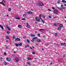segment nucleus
I'll list each match as a JSON object with an SVG mask.
<instances>
[{
    "label": "nucleus",
    "instance_id": "obj_48",
    "mask_svg": "<svg viewBox=\"0 0 66 66\" xmlns=\"http://www.w3.org/2000/svg\"><path fill=\"white\" fill-rule=\"evenodd\" d=\"M48 17L50 18H51V16H49Z\"/></svg>",
    "mask_w": 66,
    "mask_h": 66
},
{
    "label": "nucleus",
    "instance_id": "obj_38",
    "mask_svg": "<svg viewBox=\"0 0 66 66\" xmlns=\"http://www.w3.org/2000/svg\"><path fill=\"white\" fill-rule=\"evenodd\" d=\"M5 37H6V38H7V39H9V37H7V36H6Z\"/></svg>",
    "mask_w": 66,
    "mask_h": 66
},
{
    "label": "nucleus",
    "instance_id": "obj_30",
    "mask_svg": "<svg viewBox=\"0 0 66 66\" xmlns=\"http://www.w3.org/2000/svg\"><path fill=\"white\" fill-rule=\"evenodd\" d=\"M58 30H61V28L59 27L58 28Z\"/></svg>",
    "mask_w": 66,
    "mask_h": 66
},
{
    "label": "nucleus",
    "instance_id": "obj_36",
    "mask_svg": "<svg viewBox=\"0 0 66 66\" xmlns=\"http://www.w3.org/2000/svg\"><path fill=\"white\" fill-rule=\"evenodd\" d=\"M32 53L33 54H35V53L34 52H32Z\"/></svg>",
    "mask_w": 66,
    "mask_h": 66
},
{
    "label": "nucleus",
    "instance_id": "obj_3",
    "mask_svg": "<svg viewBox=\"0 0 66 66\" xmlns=\"http://www.w3.org/2000/svg\"><path fill=\"white\" fill-rule=\"evenodd\" d=\"M39 5H40V6H43L44 5V3L41 2H40L38 3Z\"/></svg>",
    "mask_w": 66,
    "mask_h": 66
},
{
    "label": "nucleus",
    "instance_id": "obj_46",
    "mask_svg": "<svg viewBox=\"0 0 66 66\" xmlns=\"http://www.w3.org/2000/svg\"><path fill=\"white\" fill-rule=\"evenodd\" d=\"M8 48H9V47H7L6 46L5 48L6 49H7Z\"/></svg>",
    "mask_w": 66,
    "mask_h": 66
},
{
    "label": "nucleus",
    "instance_id": "obj_21",
    "mask_svg": "<svg viewBox=\"0 0 66 66\" xmlns=\"http://www.w3.org/2000/svg\"><path fill=\"white\" fill-rule=\"evenodd\" d=\"M57 8L58 9H59V10H62V8L61 7H57Z\"/></svg>",
    "mask_w": 66,
    "mask_h": 66
},
{
    "label": "nucleus",
    "instance_id": "obj_16",
    "mask_svg": "<svg viewBox=\"0 0 66 66\" xmlns=\"http://www.w3.org/2000/svg\"><path fill=\"white\" fill-rule=\"evenodd\" d=\"M53 25L54 26H56V25H57V24L56 23H54L53 24Z\"/></svg>",
    "mask_w": 66,
    "mask_h": 66
},
{
    "label": "nucleus",
    "instance_id": "obj_33",
    "mask_svg": "<svg viewBox=\"0 0 66 66\" xmlns=\"http://www.w3.org/2000/svg\"><path fill=\"white\" fill-rule=\"evenodd\" d=\"M22 43H19V45L20 46H22Z\"/></svg>",
    "mask_w": 66,
    "mask_h": 66
},
{
    "label": "nucleus",
    "instance_id": "obj_54",
    "mask_svg": "<svg viewBox=\"0 0 66 66\" xmlns=\"http://www.w3.org/2000/svg\"><path fill=\"white\" fill-rule=\"evenodd\" d=\"M30 49H33V48H32L31 47H30Z\"/></svg>",
    "mask_w": 66,
    "mask_h": 66
},
{
    "label": "nucleus",
    "instance_id": "obj_27",
    "mask_svg": "<svg viewBox=\"0 0 66 66\" xmlns=\"http://www.w3.org/2000/svg\"><path fill=\"white\" fill-rule=\"evenodd\" d=\"M7 29H8V30L9 31H11V29L9 27L8 28H7Z\"/></svg>",
    "mask_w": 66,
    "mask_h": 66
},
{
    "label": "nucleus",
    "instance_id": "obj_8",
    "mask_svg": "<svg viewBox=\"0 0 66 66\" xmlns=\"http://www.w3.org/2000/svg\"><path fill=\"white\" fill-rule=\"evenodd\" d=\"M20 40V39L18 38H16L15 40H18V41H19V40Z\"/></svg>",
    "mask_w": 66,
    "mask_h": 66
},
{
    "label": "nucleus",
    "instance_id": "obj_42",
    "mask_svg": "<svg viewBox=\"0 0 66 66\" xmlns=\"http://www.w3.org/2000/svg\"><path fill=\"white\" fill-rule=\"evenodd\" d=\"M42 16L43 17V18H45V16H44V15H42Z\"/></svg>",
    "mask_w": 66,
    "mask_h": 66
},
{
    "label": "nucleus",
    "instance_id": "obj_1",
    "mask_svg": "<svg viewBox=\"0 0 66 66\" xmlns=\"http://www.w3.org/2000/svg\"><path fill=\"white\" fill-rule=\"evenodd\" d=\"M19 60H20L19 58L16 57L15 58V60L17 62H18L19 61Z\"/></svg>",
    "mask_w": 66,
    "mask_h": 66
},
{
    "label": "nucleus",
    "instance_id": "obj_31",
    "mask_svg": "<svg viewBox=\"0 0 66 66\" xmlns=\"http://www.w3.org/2000/svg\"><path fill=\"white\" fill-rule=\"evenodd\" d=\"M31 41L32 42H34V38L31 40Z\"/></svg>",
    "mask_w": 66,
    "mask_h": 66
},
{
    "label": "nucleus",
    "instance_id": "obj_13",
    "mask_svg": "<svg viewBox=\"0 0 66 66\" xmlns=\"http://www.w3.org/2000/svg\"><path fill=\"white\" fill-rule=\"evenodd\" d=\"M62 2H63V3H66V1L64 0H62Z\"/></svg>",
    "mask_w": 66,
    "mask_h": 66
},
{
    "label": "nucleus",
    "instance_id": "obj_61",
    "mask_svg": "<svg viewBox=\"0 0 66 66\" xmlns=\"http://www.w3.org/2000/svg\"><path fill=\"white\" fill-rule=\"evenodd\" d=\"M43 37V38H45V36H44Z\"/></svg>",
    "mask_w": 66,
    "mask_h": 66
},
{
    "label": "nucleus",
    "instance_id": "obj_56",
    "mask_svg": "<svg viewBox=\"0 0 66 66\" xmlns=\"http://www.w3.org/2000/svg\"><path fill=\"white\" fill-rule=\"evenodd\" d=\"M61 7H63V5H61Z\"/></svg>",
    "mask_w": 66,
    "mask_h": 66
},
{
    "label": "nucleus",
    "instance_id": "obj_2",
    "mask_svg": "<svg viewBox=\"0 0 66 66\" xmlns=\"http://www.w3.org/2000/svg\"><path fill=\"white\" fill-rule=\"evenodd\" d=\"M35 19L36 21H38V22H39L40 21V19L38 17H36L35 18Z\"/></svg>",
    "mask_w": 66,
    "mask_h": 66
},
{
    "label": "nucleus",
    "instance_id": "obj_64",
    "mask_svg": "<svg viewBox=\"0 0 66 66\" xmlns=\"http://www.w3.org/2000/svg\"><path fill=\"white\" fill-rule=\"evenodd\" d=\"M65 18H66V16H65L64 17Z\"/></svg>",
    "mask_w": 66,
    "mask_h": 66
},
{
    "label": "nucleus",
    "instance_id": "obj_39",
    "mask_svg": "<svg viewBox=\"0 0 66 66\" xmlns=\"http://www.w3.org/2000/svg\"><path fill=\"white\" fill-rule=\"evenodd\" d=\"M7 33L8 34H10V32H9V31H7Z\"/></svg>",
    "mask_w": 66,
    "mask_h": 66
},
{
    "label": "nucleus",
    "instance_id": "obj_9",
    "mask_svg": "<svg viewBox=\"0 0 66 66\" xmlns=\"http://www.w3.org/2000/svg\"><path fill=\"white\" fill-rule=\"evenodd\" d=\"M18 28H22V26L19 24L18 25Z\"/></svg>",
    "mask_w": 66,
    "mask_h": 66
},
{
    "label": "nucleus",
    "instance_id": "obj_32",
    "mask_svg": "<svg viewBox=\"0 0 66 66\" xmlns=\"http://www.w3.org/2000/svg\"><path fill=\"white\" fill-rule=\"evenodd\" d=\"M61 9H64V10H65V9H66V8L65 7H62Z\"/></svg>",
    "mask_w": 66,
    "mask_h": 66
},
{
    "label": "nucleus",
    "instance_id": "obj_6",
    "mask_svg": "<svg viewBox=\"0 0 66 66\" xmlns=\"http://www.w3.org/2000/svg\"><path fill=\"white\" fill-rule=\"evenodd\" d=\"M54 13L55 14H56L57 13V11L56 9H55V10H54L53 11Z\"/></svg>",
    "mask_w": 66,
    "mask_h": 66
},
{
    "label": "nucleus",
    "instance_id": "obj_45",
    "mask_svg": "<svg viewBox=\"0 0 66 66\" xmlns=\"http://www.w3.org/2000/svg\"><path fill=\"white\" fill-rule=\"evenodd\" d=\"M13 38L14 39H15V37H13Z\"/></svg>",
    "mask_w": 66,
    "mask_h": 66
},
{
    "label": "nucleus",
    "instance_id": "obj_23",
    "mask_svg": "<svg viewBox=\"0 0 66 66\" xmlns=\"http://www.w3.org/2000/svg\"><path fill=\"white\" fill-rule=\"evenodd\" d=\"M11 10H12V9L11 8H9L8 9L9 11H11Z\"/></svg>",
    "mask_w": 66,
    "mask_h": 66
},
{
    "label": "nucleus",
    "instance_id": "obj_47",
    "mask_svg": "<svg viewBox=\"0 0 66 66\" xmlns=\"http://www.w3.org/2000/svg\"><path fill=\"white\" fill-rule=\"evenodd\" d=\"M55 36H57V33H56L55 34Z\"/></svg>",
    "mask_w": 66,
    "mask_h": 66
},
{
    "label": "nucleus",
    "instance_id": "obj_10",
    "mask_svg": "<svg viewBox=\"0 0 66 66\" xmlns=\"http://www.w3.org/2000/svg\"><path fill=\"white\" fill-rule=\"evenodd\" d=\"M27 64L28 65H30L31 63H30L29 62H27Z\"/></svg>",
    "mask_w": 66,
    "mask_h": 66
},
{
    "label": "nucleus",
    "instance_id": "obj_57",
    "mask_svg": "<svg viewBox=\"0 0 66 66\" xmlns=\"http://www.w3.org/2000/svg\"><path fill=\"white\" fill-rule=\"evenodd\" d=\"M6 42H9V41L8 40H7L6 41Z\"/></svg>",
    "mask_w": 66,
    "mask_h": 66
},
{
    "label": "nucleus",
    "instance_id": "obj_5",
    "mask_svg": "<svg viewBox=\"0 0 66 66\" xmlns=\"http://www.w3.org/2000/svg\"><path fill=\"white\" fill-rule=\"evenodd\" d=\"M6 60L8 62H10V61H11V59L10 58H9L8 57H7L6 58Z\"/></svg>",
    "mask_w": 66,
    "mask_h": 66
},
{
    "label": "nucleus",
    "instance_id": "obj_62",
    "mask_svg": "<svg viewBox=\"0 0 66 66\" xmlns=\"http://www.w3.org/2000/svg\"><path fill=\"white\" fill-rule=\"evenodd\" d=\"M35 23H36V24H37V22H35Z\"/></svg>",
    "mask_w": 66,
    "mask_h": 66
},
{
    "label": "nucleus",
    "instance_id": "obj_29",
    "mask_svg": "<svg viewBox=\"0 0 66 66\" xmlns=\"http://www.w3.org/2000/svg\"><path fill=\"white\" fill-rule=\"evenodd\" d=\"M38 36L39 37H40V34H37Z\"/></svg>",
    "mask_w": 66,
    "mask_h": 66
},
{
    "label": "nucleus",
    "instance_id": "obj_37",
    "mask_svg": "<svg viewBox=\"0 0 66 66\" xmlns=\"http://www.w3.org/2000/svg\"><path fill=\"white\" fill-rule=\"evenodd\" d=\"M52 9H53V10H56V9H55V8H54V7H52Z\"/></svg>",
    "mask_w": 66,
    "mask_h": 66
},
{
    "label": "nucleus",
    "instance_id": "obj_63",
    "mask_svg": "<svg viewBox=\"0 0 66 66\" xmlns=\"http://www.w3.org/2000/svg\"><path fill=\"white\" fill-rule=\"evenodd\" d=\"M42 50H44V48H42Z\"/></svg>",
    "mask_w": 66,
    "mask_h": 66
},
{
    "label": "nucleus",
    "instance_id": "obj_49",
    "mask_svg": "<svg viewBox=\"0 0 66 66\" xmlns=\"http://www.w3.org/2000/svg\"><path fill=\"white\" fill-rule=\"evenodd\" d=\"M12 56L13 57H15V56L14 55H13Z\"/></svg>",
    "mask_w": 66,
    "mask_h": 66
},
{
    "label": "nucleus",
    "instance_id": "obj_58",
    "mask_svg": "<svg viewBox=\"0 0 66 66\" xmlns=\"http://www.w3.org/2000/svg\"><path fill=\"white\" fill-rule=\"evenodd\" d=\"M0 4H2L3 3H2L0 2Z\"/></svg>",
    "mask_w": 66,
    "mask_h": 66
},
{
    "label": "nucleus",
    "instance_id": "obj_52",
    "mask_svg": "<svg viewBox=\"0 0 66 66\" xmlns=\"http://www.w3.org/2000/svg\"><path fill=\"white\" fill-rule=\"evenodd\" d=\"M27 47H29V46H29V45L27 44Z\"/></svg>",
    "mask_w": 66,
    "mask_h": 66
},
{
    "label": "nucleus",
    "instance_id": "obj_17",
    "mask_svg": "<svg viewBox=\"0 0 66 66\" xmlns=\"http://www.w3.org/2000/svg\"><path fill=\"white\" fill-rule=\"evenodd\" d=\"M60 27H63V24H61L59 26Z\"/></svg>",
    "mask_w": 66,
    "mask_h": 66
},
{
    "label": "nucleus",
    "instance_id": "obj_11",
    "mask_svg": "<svg viewBox=\"0 0 66 66\" xmlns=\"http://www.w3.org/2000/svg\"><path fill=\"white\" fill-rule=\"evenodd\" d=\"M0 27L2 29V30H3V26H2L1 25H0Z\"/></svg>",
    "mask_w": 66,
    "mask_h": 66
},
{
    "label": "nucleus",
    "instance_id": "obj_50",
    "mask_svg": "<svg viewBox=\"0 0 66 66\" xmlns=\"http://www.w3.org/2000/svg\"><path fill=\"white\" fill-rule=\"evenodd\" d=\"M23 38H26V36H23Z\"/></svg>",
    "mask_w": 66,
    "mask_h": 66
},
{
    "label": "nucleus",
    "instance_id": "obj_15",
    "mask_svg": "<svg viewBox=\"0 0 66 66\" xmlns=\"http://www.w3.org/2000/svg\"><path fill=\"white\" fill-rule=\"evenodd\" d=\"M28 60H32V59L31 58H30L28 57Z\"/></svg>",
    "mask_w": 66,
    "mask_h": 66
},
{
    "label": "nucleus",
    "instance_id": "obj_28",
    "mask_svg": "<svg viewBox=\"0 0 66 66\" xmlns=\"http://www.w3.org/2000/svg\"><path fill=\"white\" fill-rule=\"evenodd\" d=\"M21 20H26V19L25 18H23L21 19Z\"/></svg>",
    "mask_w": 66,
    "mask_h": 66
},
{
    "label": "nucleus",
    "instance_id": "obj_35",
    "mask_svg": "<svg viewBox=\"0 0 66 66\" xmlns=\"http://www.w3.org/2000/svg\"><path fill=\"white\" fill-rule=\"evenodd\" d=\"M44 29H40V31H42L43 30H44Z\"/></svg>",
    "mask_w": 66,
    "mask_h": 66
},
{
    "label": "nucleus",
    "instance_id": "obj_18",
    "mask_svg": "<svg viewBox=\"0 0 66 66\" xmlns=\"http://www.w3.org/2000/svg\"><path fill=\"white\" fill-rule=\"evenodd\" d=\"M36 41L37 42H41V41L39 40H36Z\"/></svg>",
    "mask_w": 66,
    "mask_h": 66
},
{
    "label": "nucleus",
    "instance_id": "obj_53",
    "mask_svg": "<svg viewBox=\"0 0 66 66\" xmlns=\"http://www.w3.org/2000/svg\"><path fill=\"white\" fill-rule=\"evenodd\" d=\"M61 45H64V44H63V43H61Z\"/></svg>",
    "mask_w": 66,
    "mask_h": 66
},
{
    "label": "nucleus",
    "instance_id": "obj_14",
    "mask_svg": "<svg viewBox=\"0 0 66 66\" xmlns=\"http://www.w3.org/2000/svg\"><path fill=\"white\" fill-rule=\"evenodd\" d=\"M15 45L16 47H18V46H19V45L18 44H15Z\"/></svg>",
    "mask_w": 66,
    "mask_h": 66
},
{
    "label": "nucleus",
    "instance_id": "obj_12",
    "mask_svg": "<svg viewBox=\"0 0 66 66\" xmlns=\"http://www.w3.org/2000/svg\"><path fill=\"white\" fill-rule=\"evenodd\" d=\"M31 36H32L33 37H35V35H34L32 34H31Z\"/></svg>",
    "mask_w": 66,
    "mask_h": 66
},
{
    "label": "nucleus",
    "instance_id": "obj_24",
    "mask_svg": "<svg viewBox=\"0 0 66 66\" xmlns=\"http://www.w3.org/2000/svg\"><path fill=\"white\" fill-rule=\"evenodd\" d=\"M60 0H58L57 1V3H60Z\"/></svg>",
    "mask_w": 66,
    "mask_h": 66
},
{
    "label": "nucleus",
    "instance_id": "obj_51",
    "mask_svg": "<svg viewBox=\"0 0 66 66\" xmlns=\"http://www.w3.org/2000/svg\"><path fill=\"white\" fill-rule=\"evenodd\" d=\"M35 44L36 45H39V44L37 43H36Z\"/></svg>",
    "mask_w": 66,
    "mask_h": 66
},
{
    "label": "nucleus",
    "instance_id": "obj_7",
    "mask_svg": "<svg viewBox=\"0 0 66 66\" xmlns=\"http://www.w3.org/2000/svg\"><path fill=\"white\" fill-rule=\"evenodd\" d=\"M27 27H28V28H30V26L28 24V23L27 22Z\"/></svg>",
    "mask_w": 66,
    "mask_h": 66
},
{
    "label": "nucleus",
    "instance_id": "obj_43",
    "mask_svg": "<svg viewBox=\"0 0 66 66\" xmlns=\"http://www.w3.org/2000/svg\"><path fill=\"white\" fill-rule=\"evenodd\" d=\"M53 64V62H52L51 63L50 65H52V64Z\"/></svg>",
    "mask_w": 66,
    "mask_h": 66
},
{
    "label": "nucleus",
    "instance_id": "obj_22",
    "mask_svg": "<svg viewBox=\"0 0 66 66\" xmlns=\"http://www.w3.org/2000/svg\"><path fill=\"white\" fill-rule=\"evenodd\" d=\"M23 16H24V17H26V14H24L23 15Z\"/></svg>",
    "mask_w": 66,
    "mask_h": 66
},
{
    "label": "nucleus",
    "instance_id": "obj_60",
    "mask_svg": "<svg viewBox=\"0 0 66 66\" xmlns=\"http://www.w3.org/2000/svg\"><path fill=\"white\" fill-rule=\"evenodd\" d=\"M65 55L64 54L63 56V57H65Z\"/></svg>",
    "mask_w": 66,
    "mask_h": 66
},
{
    "label": "nucleus",
    "instance_id": "obj_4",
    "mask_svg": "<svg viewBox=\"0 0 66 66\" xmlns=\"http://www.w3.org/2000/svg\"><path fill=\"white\" fill-rule=\"evenodd\" d=\"M27 13L28 14H33V12L31 11H29L27 12Z\"/></svg>",
    "mask_w": 66,
    "mask_h": 66
},
{
    "label": "nucleus",
    "instance_id": "obj_59",
    "mask_svg": "<svg viewBox=\"0 0 66 66\" xmlns=\"http://www.w3.org/2000/svg\"><path fill=\"white\" fill-rule=\"evenodd\" d=\"M1 60H2V59H3V58L2 57H1Z\"/></svg>",
    "mask_w": 66,
    "mask_h": 66
},
{
    "label": "nucleus",
    "instance_id": "obj_26",
    "mask_svg": "<svg viewBox=\"0 0 66 66\" xmlns=\"http://www.w3.org/2000/svg\"><path fill=\"white\" fill-rule=\"evenodd\" d=\"M63 45L65 46H66V44L65 43H64L63 44Z\"/></svg>",
    "mask_w": 66,
    "mask_h": 66
},
{
    "label": "nucleus",
    "instance_id": "obj_40",
    "mask_svg": "<svg viewBox=\"0 0 66 66\" xmlns=\"http://www.w3.org/2000/svg\"><path fill=\"white\" fill-rule=\"evenodd\" d=\"M2 5H4V6H5V4H4V3H2Z\"/></svg>",
    "mask_w": 66,
    "mask_h": 66
},
{
    "label": "nucleus",
    "instance_id": "obj_44",
    "mask_svg": "<svg viewBox=\"0 0 66 66\" xmlns=\"http://www.w3.org/2000/svg\"><path fill=\"white\" fill-rule=\"evenodd\" d=\"M41 21H42V22H43V23H45V22H44L43 20H41Z\"/></svg>",
    "mask_w": 66,
    "mask_h": 66
},
{
    "label": "nucleus",
    "instance_id": "obj_41",
    "mask_svg": "<svg viewBox=\"0 0 66 66\" xmlns=\"http://www.w3.org/2000/svg\"><path fill=\"white\" fill-rule=\"evenodd\" d=\"M4 55H6V53L5 52L4 53Z\"/></svg>",
    "mask_w": 66,
    "mask_h": 66
},
{
    "label": "nucleus",
    "instance_id": "obj_55",
    "mask_svg": "<svg viewBox=\"0 0 66 66\" xmlns=\"http://www.w3.org/2000/svg\"><path fill=\"white\" fill-rule=\"evenodd\" d=\"M37 37H35V38H34V39H35L36 38H37Z\"/></svg>",
    "mask_w": 66,
    "mask_h": 66
},
{
    "label": "nucleus",
    "instance_id": "obj_19",
    "mask_svg": "<svg viewBox=\"0 0 66 66\" xmlns=\"http://www.w3.org/2000/svg\"><path fill=\"white\" fill-rule=\"evenodd\" d=\"M7 64V63L6 62H5L4 63V64L5 65H6Z\"/></svg>",
    "mask_w": 66,
    "mask_h": 66
},
{
    "label": "nucleus",
    "instance_id": "obj_20",
    "mask_svg": "<svg viewBox=\"0 0 66 66\" xmlns=\"http://www.w3.org/2000/svg\"><path fill=\"white\" fill-rule=\"evenodd\" d=\"M15 19L19 20L20 19V18H15Z\"/></svg>",
    "mask_w": 66,
    "mask_h": 66
},
{
    "label": "nucleus",
    "instance_id": "obj_34",
    "mask_svg": "<svg viewBox=\"0 0 66 66\" xmlns=\"http://www.w3.org/2000/svg\"><path fill=\"white\" fill-rule=\"evenodd\" d=\"M6 28H7V29L9 28V26H8V25H6Z\"/></svg>",
    "mask_w": 66,
    "mask_h": 66
},
{
    "label": "nucleus",
    "instance_id": "obj_25",
    "mask_svg": "<svg viewBox=\"0 0 66 66\" xmlns=\"http://www.w3.org/2000/svg\"><path fill=\"white\" fill-rule=\"evenodd\" d=\"M27 42L28 43H30V41L28 39H27Z\"/></svg>",
    "mask_w": 66,
    "mask_h": 66
}]
</instances>
